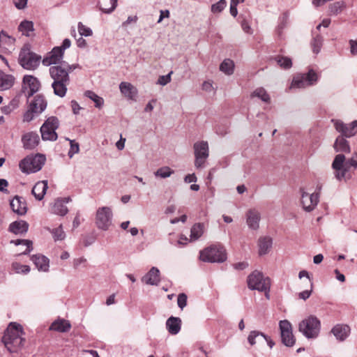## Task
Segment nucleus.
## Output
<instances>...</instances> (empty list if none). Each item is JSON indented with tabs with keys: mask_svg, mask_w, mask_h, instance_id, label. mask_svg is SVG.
Masks as SVG:
<instances>
[{
	"mask_svg": "<svg viewBox=\"0 0 357 357\" xmlns=\"http://www.w3.org/2000/svg\"><path fill=\"white\" fill-rule=\"evenodd\" d=\"M275 60L278 64L284 69H289L292 66V61L289 57L277 56L275 58Z\"/></svg>",
	"mask_w": 357,
	"mask_h": 357,
	"instance_id": "nucleus-45",
	"label": "nucleus"
},
{
	"mask_svg": "<svg viewBox=\"0 0 357 357\" xmlns=\"http://www.w3.org/2000/svg\"><path fill=\"white\" fill-rule=\"evenodd\" d=\"M335 130L340 132V136L351 137L357 133V120L353 121L349 124L344 123L341 120H332Z\"/></svg>",
	"mask_w": 357,
	"mask_h": 357,
	"instance_id": "nucleus-15",
	"label": "nucleus"
},
{
	"mask_svg": "<svg viewBox=\"0 0 357 357\" xmlns=\"http://www.w3.org/2000/svg\"><path fill=\"white\" fill-rule=\"evenodd\" d=\"M272 244L273 240L271 237L266 236L259 238L258 241L259 255H264L267 254L271 248L272 247Z\"/></svg>",
	"mask_w": 357,
	"mask_h": 357,
	"instance_id": "nucleus-34",
	"label": "nucleus"
},
{
	"mask_svg": "<svg viewBox=\"0 0 357 357\" xmlns=\"http://www.w3.org/2000/svg\"><path fill=\"white\" fill-rule=\"evenodd\" d=\"M35 114H36L35 111L31 109V107L29 106V109L24 114L23 121L26 122H30L33 119Z\"/></svg>",
	"mask_w": 357,
	"mask_h": 357,
	"instance_id": "nucleus-55",
	"label": "nucleus"
},
{
	"mask_svg": "<svg viewBox=\"0 0 357 357\" xmlns=\"http://www.w3.org/2000/svg\"><path fill=\"white\" fill-rule=\"evenodd\" d=\"M23 84L25 89H29L28 97H31L36 93L40 86L38 79L32 75H25L23 78Z\"/></svg>",
	"mask_w": 357,
	"mask_h": 357,
	"instance_id": "nucleus-19",
	"label": "nucleus"
},
{
	"mask_svg": "<svg viewBox=\"0 0 357 357\" xmlns=\"http://www.w3.org/2000/svg\"><path fill=\"white\" fill-rule=\"evenodd\" d=\"M246 224L250 229L257 230L261 220L260 213L256 209H250L245 214Z\"/></svg>",
	"mask_w": 357,
	"mask_h": 357,
	"instance_id": "nucleus-20",
	"label": "nucleus"
},
{
	"mask_svg": "<svg viewBox=\"0 0 357 357\" xmlns=\"http://www.w3.org/2000/svg\"><path fill=\"white\" fill-rule=\"evenodd\" d=\"M49 70L51 78L53 79L52 87L54 93L59 97H64L70 82L68 71L66 69L63 62L51 66Z\"/></svg>",
	"mask_w": 357,
	"mask_h": 357,
	"instance_id": "nucleus-2",
	"label": "nucleus"
},
{
	"mask_svg": "<svg viewBox=\"0 0 357 357\" xmlns=\"http://www.w3.org/2000/svg\"><path fill=\"white\" fill-rule=\"evenodd\" d=\"M350 52L352 55H357V40H350Z\"/></svg>",
	"mask_w": 357,
	"mask_h": 357,
	"instance_id": "nucleus-57",
	"label": "nucleus"
},
{
	"mask_svg": "<svg viewBox=\"0 0 357 357\" xmlns=\"http://www.w3.org/2000/svg\"><path fill=\"white\" fill-rule=\"evenodd\" d=\"M18 31L21 32L23 36L27 37L31 36L34 31L33 22L26 20L22 21L18 26Z\"/></svg>",
	"mask_w": 357,
	"mask_h": 357,
	"instance_id": "nucleus-37",
	"label": "nucleus"
},
{
	"mask_svg": "<svg viewBox=\"0 0 357 357\" xmlns=\"http://www.w3.org/2000/svg\"><path fill=\"white\" fill-rule=\"evenodd\" d=\"M226 5L227 2L225 0H220L211 6V11L214 13H220L225 9Z\"/></svg>",
	"mask_w": 357,
	"mask_h": 357,
	"instance_id": "nucleus-51",
	"label": "nucleus"
},
{
	"mask_svg": "<svg viewBox=\"0 0 357 357\" xmlns=\"http://www.w3.org/2000/svg\"><path fill=\"white\" fill-rule=\"evenodd\" d=\"M50 211L51 213L60 216H64L68 212L67 206L63 204L61 199L59 198L56 199L54 202L51 204Z\"/></svg>",
	"mask_w": 357,
	"mask_h": 357,
	"instance_id": "nucleus-29",
	"label": "nucleus"
},
{
	"mask_svg": "<svg viewBox=\"0 0 357 357\" xmlns=\"http://www.w3.org/2000/svg\"><path fill=\"white\" fill-rule=\"evenodd\" d=\"M298 330L306 338L314 339L320 333L321 322L317 317L310 315L299 323Z\"/></svg>",
	"mask_w": 357,
	"mask_h": 357,
	"instance_id": "nucleus-5",
	"label": "nucleus"
},
{
	"mask_svg": "<svg viewBox=\"0 0 357 357\" xmlns=\"http://www.w3.org/2000/svg\"><path fill=\"white\" fill-rule=\"evenodd\" d=\"M86 263V259L84 257H79L75 259L73 261V266L75 268H77L80 265L85 264Z\"/></svg>",
	"mask_w": 357,
	"mask_h": 357,
	"instance_id": "nucleus-60",
	"label": "nucleus"
},
{
	"mask_svg": "<svg viewBox=\"0 0 357 357\" xmlns=\"http://www.w3.org/2000/svg\"><path fill=\"white\" fill-rule=\"evenodd\" d=\"M15 77L0 70V91L10 89L15 83Z\"/></svg>",
	"mask_w": 357,
	"mask_h": 357,
	"instance_id": "nucleus-33",
	"label": "nucleus"
},
{
	"mask_svg": "<svg viewBox=\"0 0 357 357\" xmlns=\"http://www.w3.org/2000/svg\"><path fill=\"white\" fill-rule=\"evenodd\" d=\"M270 280V278L264 277L261 272L255 270L248 276L247 283L250 290L263 291L268 289Z\"/></svg>",
	"mask_w": 357,
	"mask_h": 357,
	"instance_id": "nucleus-10",
	"label": "nucleus"
},
{
	"mask_svg": "<svg viewBox=\"0 0 357 357\" xmlns=\"http://www.w3.org/2000/svg\"><path fill=\"white\" fill-rule=\"evenodd\" d=\"M199 259L209 263H222L227 259V252L220 244L212 245L200 251Z\"/></svg>",
	"mask_w": 357,
	"mask_h": 357,
	"instance_id": "nucleus-4",
	"label": "nucleus"
},
{
	"mask_svg": "<svg viewBox=\"0 0 357 357\" xmlns=\"http://www.w3.org/2000/svg\"><path fill=\"white\" fill-rule=\"evenodd\" d=\"M166 328L171 335L178 334L181 328V319L178 317H170L166 321Z\"/></svg>",
	"mask_w": 357,
	"mask_h": 357,
	"instance_id": "nucleus-24",
	"label": "nucleus"
},
{
	"mask_svg": "<svg viewBox=\"0 0 357 357\" xmlns=\"http://www.w3.org/2000/svg\"><path fill=\"white\" fill-rule=\"evenodd\" d=\"M41 57L31 52L30 48L25 45L22 48L19 54V63L26 70H34L40 63Z\"/></svg>",
	"mask_w": 357,
	"mask_h": 357,
	"instance_id": "nucleus-8",
	"label": "nucleus"
},
{
	"mask_svg": "<svg viewBox=\"0 0 357 357\" xmlns=\"http://www.w3.org/2000/svg\"><path fill=\"white\" fill-rule=\"evenodd\" d=\"M259 336L261 337H265V334L262 332L258 331H252L248 337V341L249 344L252 346L255 345L256 344V339Z\"/></svg>",
	"mask_w": 357,
	"mask_h": 357,
	"instance_id": "nucleus-50",
	"label": "nucleus"
},
{
	"mask_svg": "<svg viewBox=\"0 0 357 357\" xmlns=\"http://www.w3.org/2000/svg\"><path fill=\"white\" fill-rule=\"evenodd\" d=\"M248 266V263L246 261H241L234 264V268L236 270H243Z\"/></svg>",
	"mask_w": 357,
	"mask_h": 357,
	"instance_id": "nucleus-64",
	"label": "nucleus"
},
{
	"mask_svg": "<svg viewBox=\"0 0 357 357\" xmlns=\"http://www.w3.org/2000/svg\"><path fill=\"white\" fill-rule=\"evenodd\" d=\"M172 73L173 72L171 71L166 75L160 76L157 81V84L161 86H165L166 84L169 83L171 82V75Z\"/></svg>",
	"mask_w": 357,
	"mask_h": 357,
	"instance_id": "nucleus-52",
	"label": "nucleus"
},
{
	"mask_svg": "<svg viewBox=\"0 0 357 357\" xmlns=\"http://www.w3.org/2000/svg\"><path fill=\"white\" fill-rule=\"evenodd\" d=\"M204 232V223H195L190 229V241H195L198 240Z\"/></svg>",
	"mask_w": 357,
	"mask_h": 357,
	"instance_id": "nucleus-38",
	"label": "nucleus"
},
{
	"mask_svg": "<svg viewBox=\"0 0 357 357\" xmlns=\"http://www.w3.org/2000/svg\"><path fill=\"white\" fill-rule=\"evenodd\" d=\"M195 154V167L202 169L209 156V147L206 141H198L193 145Z\"/></svg>",
	"mask_w": 357,
	"mask_h": 357,
	"instance_id": "nucleus-9",
	"label": "nucleus"
},
{
	"mask_svg": "<svg viewBox=\"0 0 357 357\" xmlns=\"http://www.w3.org/2000/svg\"><path fill=\"white\" fill-rule=\"evenodd\" d=\"M63 54L64 52H63V50H61V47H54L52 50L49 53V55L43 59V65L51 66L54 64V66H56L62 62L61 61L63 59Z\"/></svg>",
	"mask_w": 357,
	"mask_h": 357,
	"instance_id": "nucleus-17",
	"label": "nucleus"
},
{
	"mask_svg": "<svg viewBox=\"0 0 357 357\" xmlns=\"http://www.w3.org/2000/svg\"><path fill=\"white\" fill-rule=\"evenodd\" d=\"M331 333L339 341H344L350 334V328L346 324H336L331 330Z\"/></svg>",
	"mask_w": 357,
	"mask_h": 357,
	"instance_id": "nucleus-22",
	"label": "nucleus"
},
{
	"mask_svg": "<svg viewBox=\"0 0 357 357\" xmlns=\"http://www.w3.org/2000/svg\"><path fill=\"white\" fill-rule=\"evenodd\" d=\"M48 188L47 181H40L37 182L32 188V195L37 200H42Z\"/></svg>",
	"mask_w": 357,
	"mask_h": 357,
	"instance_id": "nucleus-25",
	"label": "nucleus"
},
{
	"mask_svg": "<svg viewBox=\"0 0 357 357\" xmlns=\"http://www.w3.org/2000/svg\"><path fill=\"white\" fill-rule=\"evenodd\" d=\"M30 107L31 109L35 111L36 114H39L46 109L47 102L43 96L38 95L35 96L33 100L30 104Z\"/></svg>",
	"mask_w": 357,
	"mask_h": 357,
	"instance_id": "nucleus-32",
	"label": "nucleus"
},
{
	"mask_svg": "<svg viewBox=\"0 0 357 357\" xmlns=\"http://www.w3.org/2000/svg\"><path fill=\"white\" fill-rule=\"evenodd\" d=\"M10 206L12 211L18 215H24L26 213V202L22 197L15 196L10 202Z\"/></svg>",
	"mask_w": 357,
	"mask_h": 357,
	"instance_id": "nucleus-18",
	"label": "nucleus"
},
{
	"mask_svg": "<svg viewBox=\"0 0 357 357\" xmlns=\"http://www.w3.org/2000/svg\"><path fill=\"white\" fill-rule=\"evenodd\" d=\"M11 270L14 273L27 275L30 271V266L28 265H23L19 262L13 261L11 264Z\"/></svg>",
	"mask_w": 357,
	"mask_h": 357,
	"instance_id": "nucleus-40",
	"label": "nucleus"
},
{
	"mask_svg": "<svg viewBox=\"0 0 357 357\" xmlns=\"http://www.w3.org/2000/svg\"><path fill=\"white\" fill-rule=\"evenodd\" d=\"M77 29L81 36H91L93 34V31L91 28L86 26L82 22H79L77 24Z\"/></svg>",
	"mask_w": 357,
	"mask_h": 357,
	"instance_id": "nucleus-49",
	"label": "nucleus"
},
{
	"mask_svg": "<svg viewBox=\"0 0 357 357\" xmlns=\"http://www.w3.org/2000/svg\"><path fill=\"white\" fill-rule=\"evenodd\" d=\"M334 149L336 152L349 153L351 152V147L349 142L344 137L339 135L334 143Z\"/></svg>",
	"mask_w": 357,
	"mask_h": 357,
	"instance_id": "nucleus-31",
	"label": "nucleus"
},
{
	"mask_svg": "<svg viewBox=\"0 0 357 357\" xmlns=\"http://www.w3.org/2000/svg\"><path fill=\"white\" fill-rule=\"evenodd\" d=\"M28 0H14L15 6L18 9H23L26 6Z\"/></svg>",
	"mask_w": 357,
	"mask_h": 357,
	"instance_id": "nucleus-61",
	"label": "nucleus"
},
{
	"mask_svg": "<svg viewBox=\"0 0 357 357\" xmlns=\"http://www.w3.org/2000/svg\"><path fill=\"white\" fill-rule=\"evenodd\" d=\"M187 296L184 293L179 294L177 298L178 306L183 310L187 305Z\"/></svg>",
	"mask_w": 357,
	"mask_h": 357,
	"instance_id": "nucleus-53",
	"label": "nucleus"
},
{
	"mask_svg": "<svg viewBox=\"0 0 357 357\" xmlns=\"http://www.w3.org/2000/svg\"><path fill=\"white\" fill-rule=\"evenodd\" d=\"M46 158L43 154H36L35 156H27L20 162V170L26 174L35 173L43 167Z\"/></svg>",
	"mask_w": 357,
	"mask_h": 357,
	"instance_id": "nucleus-6",
	"label": "nucleus"
},
{
	"mask_svg": "<svg viewBox=\"0 0 357 357\" xmlns=\"http://www.w3.org/2000/svg\"><path fill=\"white\" fill-rule=\"evenodd\" d=\"M84 96L89 98L95 103V107L97 108H101L104 104V100L102 98L98 96L95 92L88 90L84 93Z\"/></svg>",
	"mask_w": 357,
	"mask_h": 357,
	"instance_id": "nucleus-42",
	"label": "nucleus"
},
{
	"mask_svg": "<svg viewBox=\"0 0 357 357\" xmlns=\"http://www.w3.org/2000/svg\"><path fill=\"white\" fill-rule=\"evenodd\" d=\"M59 121L55 116L49 117L40 127L41 137L44 141H55L57 139L56 130L59 128Z\"/></svg>",
	"mask_w": 357,
	"mask_h": 357,
	"instance_id": "nucleus-11",
	"label": "nucleus"
},
{
	"mask_svg": "<svg viewBox=\"0 0 357 357\" xmlns=\"http://www.w3.org/2000/svg\"><path fill=\"white\" fill-rule=\"evenodd\" d=\"M301 202L303 208L306 212L312 211L317 206L319 202V196L318 192L311 194L308 193L304 188H300Z\"/></svg>",
	"mask_w": 357,
	"mask_h": 357,
	"instance_id": "nucleus-13",
	"label": "nucleus"
},
{
	"mask_svg": "<svg viewBox=\"0 0 357 357\" xmlns=\"http://www.w3.org/2000/svg\"><path fill=\"white\" fill-rule=\"evenodd\" d=\"M251 96L257 97L265 102H268L270 101V96L263 87L256 89L251 94Z\"/></svg>",
	"mask_w": 357,
	"mask_h": 357,
	"instance_id": "nucleus-44",
	"label": "nucleus"
},
{
	"mask_svg": "<svg viewBox=\"0 0 357 357\" xmlns=\"http://www.w3.org/2000/svg\"><path fill=\"white\" fill-rule=\"evenodd\" d=\"M29 229V224L24 220L13 222L9 225V231L15 234H24Z\"/></svg>",
	"mask_w": 357,
	"mask_h": 357,
	"instance_id": "nucleus-30",
	"label": "nucleus"
},
{
	"mask_svg": "<svg viewBox=\"0 0 357 357\" xmlns=\"http://www.w3.org/2000/svg\"><path fill=\"white\" fill-rule=\"evenodd\" d=\"M234 62L230 59H225L220 65V70L227 75H231L234 71Z\"/></svg>",
	"mask_w": 357,
	"mask_h": 357,
	"instance_id": "nucleus-39",
	"label": "nucleus"
},
{
	"mask_svg": "<svg viewBox=\"0 0 357 357\" xmlns=\"http://www.w3.org/2000/svg\"><path fill=\"white\" fill-rule=\"evenodd\" d=\"M197 180L195 174H188L184 177V181L187 183L196 182Z\"/></svg>",
	"mask_w": 357,
	"mask_h": 357,
	"instance_id": "nucleus-62",
	"label": "nucleus"
},
{
	"mask_svg": "<svg viewBox=\"0 0 357 357\" xmlns=\"http://www.w3.org/2000/svg\"><path fill=\"white\" fill-rule=\"evenodd\" d=\"M331 167L335 171V178L339 181H342L351 167L354 169H357V151H355L348 160H346L344 154L339 153L336 155L332 162Z\"/></svg>",
	"mask_w": 357,
	"mask_h": 357,
	"instance_id": "nucleus-3",
	"label": "nucleus"
},
{
	"mask_svg": "<svg viewBox=\"0 0 357 357\" xmlns=\"http://www.w3.org/2000/svg\"><path fill=\"white\" fill-rule=\"evenodd\" d=\"M119 89L125 97L130 100H133L137 93V89L132 84L126 82H122L119 84Z\"/></svg>",
	"mask_w": 357,
	"mask_h": 357,
	"instance_id": "nucleus-26",
	"label": "nucleus"
},
{
	"mask_svg": "<svg viewBox=\"0 0 357 357\" xmlns=\"http://www.w3.org/2000/svg\"><path fill=\"white\" fill-rule=\"evenodd\" d=\"M22 326L15 322L8 326L2 337V342L10 353H16L23 347L25 338Z\"/></svg>",
	"mask_w": 357,
	"mask_h": 357,
	"instance_id": "nucleus-1",
	"label": "nucleus"
},
{
	"mask_svg": "<svg viewBox=\"0 0 357 357\" xmlns=\"http://www.w3.org/2000/svg\"><path fill=\"white\" fill-rule=\"evenodd\" d=\"M113 213L109 206H102L97 209L96 225L99 229L107 231L112 224Z\"/></svg>",
	"mask_w": 357,
	"mask_h": 357,
	"instance_id": "nucleus-12",
	"label": "nucleus"
},
{
	"mask_svg": "<svg viewBox=\"0 0 357 357\" xmlns=\"http://www.w3.org/2000/svg\"><path fill=\"white\" fill-rule=\"evenodd\" d=\"M8 186V182L4 178H0V192L8 193L7 187Z\"/></svg>",
	"mask_w": 357,
	"mask_h": 357,
	"instance_id": "nucleus-58",
	"label": "nucleus"
},
{
	"mask_svg": "<svg viewBox=\"0 0 357 357\" xmlns=\"http://www.w3.org/2000/svg\"><path fill=\"white\" fill-rule=\"evenodd\" d=\"M15 39L7 35L3 31L0 32V50H6L11 52L14 50Z\"/></svg>",
	"mask_w": 357,
	"mask_h": 357,
	"instance_id": "nucleus-28",
	"label": "nucleus"
},
{
	"mask_svg": "<svg viewBox=\"0 0 357 357\" xmlns=\"http://www.w3.org/2000/svg\"><path fill=\"white\" fill-rule=\"evenodd\" d=\"M345 8V4L343 1H337L330 5L329 10L332 15H337L340 13Z\"/></svg>",
	"mask_w": 357,
	"mask_h": 357,
	"instance_id": "nucleus-46",
	"label": "nucleus"
},
{
	"mask_svg": "<svg viewBox=\"0 0 357 357\" xmlns=\"http://www.w3.org/2000/svg\"><path fill=\"white\" fill-rule=\"evenodd\" d=\"M289 18V14L287 12L283 13L279 17L276 32L280 38L283 36V30L287 26Z\"/></svg>",
	"mask_w": 357,
	"mask_h": 357,
	"instance_id": "nucleus-36",
	"label": "nucleus"
},
{
	"mask_svg": "<svg viewBox=\"0 0 357 357\" xmlns=\"http://www.w3.org/2000/svg\"><path fill=\"white\" fill-rule=\"evenodd\" d=\"M71 328L70 323L63 319L54 321L50 326V329L61 333L68 332Z\"/></svg>",
	"mask_w": 357,
	"mask_h": 357,
	"instance_id": "nucleus-35",
	"label": "nucleus"
},
{
	"mask_svg": "<svg viewBox=\"0 0 357 357\" xmlns=\"http://www.w3.org/2000/svg\"><path fill=\"white\" fill-rule=\"evenodd\" d=\"M202 89L206 92H211L213 89L212 82L211 81L204 82L202 86Z\"/></svg>",
	"mask_w": 357,
	"mask_h": 357,
	"instance_id": "nucleus-59",
	"label": "nucleus"
},
{
	"mask_svg": "<svg viewBox=\"0 0 357 357\" xmlns=\"http://www.w3.org/2000/svg\"><path fill=\"white\" fill-rule=\"evenodd\" d=\"M323 43L324 37L319 33H317L315 31H312L310 45L314 54H318L321 52Z\"/></svg>",
	"mask_w": 357,
	"mask_h": 357,
	"instance_id": "nucleus-27",
	"label": "nucleus"
},
{
	"mask_svg": "<svg viewBox=\"0 0 357 357\" xmlns=\"http://www.w3.org/2000/svg\"><path fill=\"white\" fill-rule=\"evenodd\" d=\"M174 173V171L172 169L169 167L163 166L158 168L155 172H154L153 174L156 178H167L170 177Z\"/></svg>",
	"mask_w": 357,
	"mask_h": 357,
	"instance_id": "nucleus-41",
	"label": "nucleus"
},
{
	"mask_svg": "<svg viewBox=\"0 0 357 357\" xmlns=\"http://www.w3.org/2000/svg\"><path fill=\"white\" fill-rule=\"evenodd\" d=\"M10 243H13V244H14L15 245H23L26 246L25 250L23 251L21 253V255H28L33 250V247H32L33 243L30 240H27V239L12 240L10 241ZM18 255H20V254H19Z\"/></svg>",
	"mask_w": 357,
	"mask_h": 357,
	"instance_id": "nucleus-43",
	"label": "nucleus"
},
{
	"mask_svg": "<svg viewBox=\"0 0 357 357\" xmlns=\"http://www.w3.org/2000/svg\"><path fill=\"white\" fill-rule=\"evenodd\" d=\"M31 261L40 271L47 272L50 267V261L43 255H34L31 257Z\"/></svg>",
	"mask_w": 357,
	"mask_h": 357,
	"instance_id": "nucleus-23",
	"label": "nucleus"
},
{
	"mask_svg": "<svg viewBox=\"0 0 357 357\" xmlns=\"http://www.w3.org/2000/svg\"><path fill=\"white\" fill-rule=\"evenodd\" d=\"M66 140L70 142V147L68 155L70 158H72L75 153L79 151V145L78 143L75 142V140H71L67 137Z\"/></svg>",
	"mask_w": 357,
	"mask_h": 357,
	"instance_id": "nucleus-48",
	"label": "nucleus"
},
{
	"mask_svg": "<svg viewBox=\"0 0 357 357\" xmlns=\"http://www.w3.org/2000/svg\"><path fill=\"white\" fill-rule=\"evenodd\" d=\"M50 232L52 234L53 238L55 241H62L66 237V234L63 230L62 225H60L56 228L51 229Z\"/></svg>",
	"mask_w": 357,
	"mask_h": 357,
	"instance_id": "nucleus-47",
	"label": "nucleus"
},
{
	"mask_svg": "<svg viewBox=\"0 0 357 357\" xmlns=\"http://www.w3.org/2000/svg\"><path fill=\"white\" fill-rule=\"evenodd\" d=\"M109 1H110V3H111L110 8H105L101 6H99L100 10H102V13H106V14H110L116 8L118 0H109Z\"/></svg>",
	"mask_w": 357,
	"mask_h": 357,
	"instance_id": "nucleus-54",
	"label": "nucleus"
},
{
	"mask_svg": "<svg viewBox=\"0 0 357 357\" xmlns=\"http://www.w3.org/2000/svg\"><path fill=\"white\" fill-rule=\"evenodd\" d=\"M317 81V74L311 69L307 73H300L294 76L289 89H305L316 84Z\"/></svg>",
	"mask_w": 357,
	"mask_h": 357,
	"instance_id": "nucleus-7",
	"label": "nucleus"
},
{
	"mask_svg": "<svg viewBox=\"0 0 357 357\" xmlns=\"http://www.w3.org/2000/svg\"><path fill=\"white\" fill-rule=\"evenodd\" d=\"M22 143L24 149L33 150L40 143L39 135L35 132H28L22 136Z\"/></svg>",
	"mask_w": 357,
	"mask_h": 357,
	"instance_id": "nucleus-16",
	"label": "nucleus"
},
{
	"mask_svg": "<svg viewBox=\"0 0 357 357\" xmlns=\"http://www.w3.org/2000/svg\"><path fill=\"white\" fill-rule=\"evenodd\" d=\"M311 293H312V289L303 291L299 293L298 297H299V298L305 301L310 296Z\"/></svg>",
	"mask_w": 357,
	"mask_h": 357,
	"instance_id": "nucleus-63",
	"label": "nucleus"
},
{
	"mask_svg": "<svg viewBox=\"0 0 357 357\" xmlns=\"http://www.w3.org/2000/svg\"><path fill=\"white\" fill-rule=\"evenodd\" d=\"M279 328L282 342L288 347H291L296 342L295 337L292 331V326L288 320H282L279 322Z\"/></svg>",
	"mask_w": 357,
	"mask_h": 357,
	"instance_id": "nucleus-14",
	"label": "nucleus"
},
{
	"mask_svg": "<svg viewBox=\"0 0 357 357\" xmlns=\"http://www.w3.org/2000/svg\"><path fill=\"white\" fill-rule=\"evenodd\" d=\"M15 107L16 103L15 101H12L8 105L3 107L1 109L5 114H8L15 108Z\"/></svg>",
	"mask_w": 357,
	"mask_h": 357,
	"instance_id": "nucleus-56",
	"label": "nucleus"
},
{
	"mask_svg": "<svg viewBox=\"0 0 357 357\" xmlns=\"http://www.w3.org/2000/svg\"><path fill=\"white\" fill-rule=\"evenodd\" d=\"M142 281L149 285H158L160 282V271L156 267H152L149 271L142 278Z\"/></svg>",
	"mask_w": 357,
	"mask_h": 357,
	"instance_id": "nucleus-21",
	"label": "nucleus"
}]
</instances>
